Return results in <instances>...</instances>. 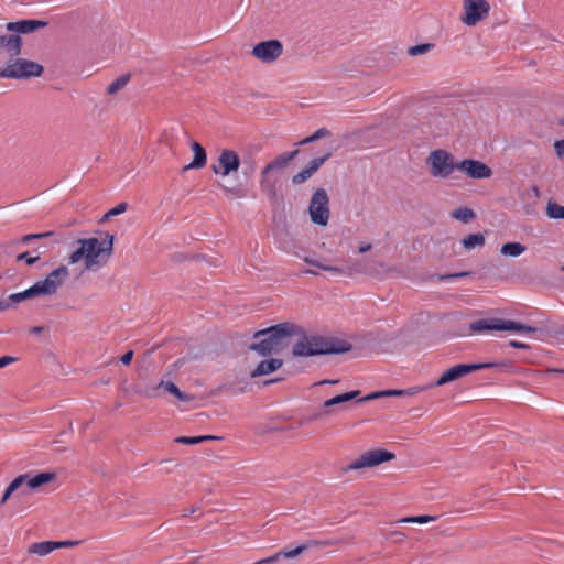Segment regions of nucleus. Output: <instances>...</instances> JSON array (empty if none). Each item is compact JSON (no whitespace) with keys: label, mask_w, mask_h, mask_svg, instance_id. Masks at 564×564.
<instances>
[{"label":"nucleus","mask_w":564,"mask_h":564,"mask_svg":"<svg viewBox=\"0 0 564 564\" xmlns=\"http://www.w3.org/2000/svg\"><path fill=\"white\" fill-rule=\"evenodd\" d=\"M550 371L564 375V369H551Z\"/></svg>","instance_id":"nucleus-57"},{"label":"nucleus","mask_w":564,"mask_h":564,"mask_svg":"<svg viewBox=\"0 0 564 564\" xmlns=\"http://www.w3.org/2000/svg\"><path fill=\"white\" fill-rule=\"evenodd\" d=\"M54 236H55L54 231H45V232H41V234H28V235L22 236L14 243L28 246L34 240H46Z\"/></svg>","instance_id":"nucleus-29"},{"label":"nucleus","mask_w":564,"mask_h":564,"mask_svg":"<svg viewBox=\"0 0 564 564\" xmlns=\"http://www.w3.org/2000/svg\"><path fill=\"white\" fill-rule=\"evenodd\" d=\"M283 53V45L278 40H269L253 46L252 54L263 63L276 61Z\"/></svg>","instance_id":"nucleus-13"},{"label":"nucleus","mask_w":564,"mask_h":564,"mask_svg":"<svg viewBox=\"0 0 564 564\" xmlns=\"http://www.w3.org/2000/svg\"><path fill=\"white\" fill-rule=\"evenodd\" d=\"M305 273L317 275V273L315 271H313V270H306Z\"/></svg>","instance_id":"nucleus-59"},{"label":"nucleus","mask_w":564,"mask_h":564,"mask_svg":"<svg viewBox=\"0 0 564 564\" xmlns=\"http://www.w3.org/2000/svg\"><path fill=\"white\" fill-rule=\"evenodd\" d=\"M34 296H39L37 294V291L36 289L34 288V284L32 286H30L29 289L22 291V292H19V293H13L9 296V300L12 301V302H21V301H24V300H28V299H32Z\"/></svg>","instance_id":"nucleus-34"},{"label":"nucleus","mask_w":564,"mask_h":564,"mask_svg":"<svg viewBox=\"0 0 564 564\" xmlns=\"http://www.w3.org/2000/svg\"><path fill=\"white\" fill-rule=\"evenodd\" d=\"M502 330L533 334L536 333L538 329L533 326L525 325L517 321L501 318V332Z\"/></svg>","instance_id":"nucleus-23"},{"label":"nucleus","mask_w":564,"mask_h":564,"mask_svg":"<svg viewBox=\"0 0 564 564\" xmlns=\"http://www.w3.org/2000/svg\"><path fill=\"white\" fill-rule=\"evenodd\" d=\"M436 520V517H432V516H416V517H405V518H402L400 519L398 522L399 523H417V524H425V523H429L431 521H434Z\"/></svg>","instance_id":"nucleus-38"},{"label":"nucleus","mask_w":564,"mask_h":564,"mask_svg":"<svg viewBox=\"0 0 564 564\" xmlns=\"http://www.w3.org/2000/svg\"><path fill=\"white\" fill-rule=\"evenodd\" d=\"M240 164L238 153L235 150L226 148L220 150L217 161L210 165V169L214 174L225 177L237 172Z\"/></svg>","instance_id":"nucleus-9"},{"label":"nucleus","mask_w":564,"mask_h":564,"mask_svg":"<svg viewBox=\"0 0 564 564\" xmlns=\"http://www.w3.org/2000/svg\"><path fill=\"white\" fill-rule=\"evenodd\" d=\"M371 243H365L359 247V252L365 253L371 249Z\"/></svg>","instance_id":"nucleus-51"},{"label":"nucleus","mask_w":564,"mask_h":564,"mask_svg":"<svg viewBox=\"0 0 564 564\" xmlns=\"http://www.w3.org/2000/svg\"><path fill=\"white\" fill-rule=\"evenodd\" d=\"M361 392L359 390L349 391L343 394L335 395L322 404L318 412H316L311 420H318L327 416L337 410L344 409L345 404L355 399H360Z\"/></svg>","instance_id":"nucleus-11"},{"label":"nucleus","mask_w":564,"mask_h":564,"mask_svg":"<svg viewBox=\"0 0 564 564\" xmlns=\"http://www.w3.org/2000/svg\"><path fill=\"white\" fill-rule=\"evenodd\" d=\"M195 511H196V508H191V509L188 510V512H187V513H185V516H187V514H192V513H194Z\"/></svg>","instance_id":"nucleus-58"},{"label":"nucleus","mask_w":564,"mask_h":564,"mask_svg":"<svg viewBox=\"0 0 564 564\" xmlns=\"http://www.w3.org/2000/svg\"><path fill=\"white\" fill-rule=\"evenodd\" d=\"M283 365V360L280 358H270L260 361L257 367L251 371V378H258L262 376L270 375L278 369H280Z\"/></svg>","instance_id":"nucleus-19"},{"label":"nucleus","mask_w":564,"mask_h":564,"mask_svg":"<svg viewBox=\"0 0 564 564\" xmlns=\"http://www.w3.org/2000/svg\"><path fill=\"white\" fill-rule=\"evenodd\" d=\"M28 474L15 477L8 486L10 491L18 492V495H26L29 488H26Z\"/></svg>","instance_id":"nucleus-28"},{"label":"nucleus","mask_w":564,"mask_h":564,"mask_svg":"<svg viewBox=\"0 0 564 564\" xmlns=\"http://www.w3.org/2000/svg\"><path fill=\"white\" fill-rule=\"evenodd\" d=\"M15 360V358L11 356H2L0 357V368H4L8 365L12 364Z\"/></svg>","instance_id":"nucleus-47"},{"label":"nucleus","mask_w":564,"mask_h":564,"mask_svg":"<svg viewBox=\"0 0 564 564\" xmlns=\"http://www.w3.org/2000/svg\"><path fill=\"white\" fill-rule=\"evenodd\" d=\"M43 73V66L28 59H17L0 69V78L25 79L39 77Z\"/></svg>","instance_id":"nucleus-5"},{"label":"nucleus","mask_w":564,"mask_h":564,"mask_svg":"<svg viewBox=\"0 0 564 564\" xmlns=\"http://www.w3.org/2000/svg\"><path fill=\"white\" fill-rule=\"evenodd\" d=\"M415 393V389H406V390H384V391H378L372 392L370 394H367L364 398H360L358 402H366L370 400H375L382 397H403V395H412Z\"/></svg>","instance_id":"nucleus-22"},{"label":"nucleus","mask_w":564,"mask_h":564,"mask_svg":"<svg viewBox=\"0 0 564 564\" xmlns=\"http://www.w3.org/2000/svg\"><path fill=\"white\" fill-rule=\"evenodd\" d=\"M561 269H562V271H564V265Z\"/></svg>","instance_id":"nucleus-64"},{"label":"nucleus","mask_w":564,"mask_h":564,"mask_svg":"<svg viewBox=\"0 0 564 564\" xmlns=\"http://www.w3.org/2000/svg\"><path fill=\"white\" fill-rule=\"evenodd\" d=\"M501 253L509 257H519L525 251V246L520 242H507L501 247Z\"/></svg>","instance_id":"nucleus-30"},{"label":"nucleus","mask_w":564,"mask_h":564,"mask_svg":"<svg viewBox=\"0 0 564 564\" xmlns=\"http://www.w3.org/2000/svg\"><path fill=\"white\" fill-rule=\"evenodd\" d=\"M452 216L453 218L467 224L476 217V214L471 208L459 207L453 212Z\"/></svg>","instance_id":"nucleus-33"},{"label":"nucleus","mask_w":564,"mask_h":564,"mask_svg":"<svg viewBox=\"0 0 564 564\" xmlns=\"http://www.w3.org/2000/svg\"><path fill=\"white\" fill-rule=\"evenodd\" d=\"M133 358V350H128L126 354H123L120 358V361L123 365H129Z\"/></svg>","instance_id":"nucleus-46"},{"label":"nucleus","mask_w":564,"mask_h":564,"mask_svg":"<svg viewBox=\"0 0 564 564\" xmlns=\"http://www.w3.org/2000/svg\"><path fill=\"white\" fill-rule=\"evenodd\" d=\"M192 169H193V167H189V164H187V165H185V166L183 167V172H186V171L192 170Z\"/></svg>","instance_id":"nucleus-60"},{"label":"nucleus","mask_w":564,"mask_h":564,"mask_svg":"<svg viewBox=\"0 0 564 564\" xmlns=\"http://www.w3.org/2000/svg\"><path fill=\"white\" fill-rule=\"evenodd\" d=\"M467 274H468L467 272H462V273L451 274V275H448L447 278L456 279V278L465 276V275H467Z\"/></svg>","instance_id":"nucleus-54"},{"label":"nucleus","mask_w":564,"mask_h":564,"mask_svg":"<svg viewBox=\"0 0 564 564\" xmlns=\"http://www.w3.org/2000/svg\"><path fill=\"white\" fill-rule=\"evenodd\" d=\"M462 243L468 250L475 247H482L485 245V237L480 232L469 234L463 239Z\"/></svg>","instance_id":"nucleus-31"},{"label":"nucleus","mask_w":564,"mask_h":564,"mask_svg":"<svg viewBox=\"0 0 564 564\" xmlns=\"http://www.w3.org/2000/svg\"><path fill=\"white\" fill-rule=\"evenodd\" d=\"M311 221L318 226H326L329 220V197L324 188L316 189L308 204Z\"/></svg>","instance_id":"nucleus-6"},{"label":"nucleus","mask_w":564,"mask_h":564,"mask_svg":"<svg viewBox=\"0 0 564 564\" xmlns=\"http://www.w3.org/2000/svg\"><path fill=\"white\" fill-rule=\"evenodd\" d=\"M330 152H327L323 156L314 158L311 160L303 170L293 175L292 183L294 185H300L311 178L314 173L318 171V169L330 158Z\"/></svg>","instance_id":"nucleus-16"},{"label":"nucleus","mask_w":564,"mask_h":564,"mask_svg":"<svg viewBox=\"0 0 564 564\" xmlns=\"http://www.w3.org/2000/svg\"><path fill=\"white\" fill-rule=\"evenodd\" d=\"M209 440H218V437L213 435L178 436L175 442L184 445H196Z\"/></svg>","instance_id":"nucleus-32"},{"label":"nucleus","mask_w":564,"mask_h":564,"mask_svg":"<svg viewBox=\"0 0 564 564\" xmlns=\"http://www.w3.org/2000/svg\"><path fill=\"white\" fill-rule=\"evenodd\" d=\"M432 47L433 44L430 43L414 45L409 48V54L412 56L421 55L429 52Z\"/></svg>","instance_id":"nucleus-40"},{"label":"nucleus","mask_w":564,"mask_h":564,"mask_svg":"<svg viewBox=\"0 0 564 564\" xmlns=\"http://www.w3.org/2000/svg\"><path fill=\"white\" fill-rule=\"evenodd\" d=\"M395 455L387 449H372L362 453L357 459L343 467V471L347 473L350 470H359L362 468H369L378 466L382 463L394 459Z\"/></svg>","instance_id":"nucleus-7"},{"label":"nucleus","mask_w":564,"mask_h":564,"mask_svg":"<svg viewBox=\"0 0 564 564\" xmlns=\"http://www.w3.org/2000/svg\"><path fill=\"white\" fill-rule=\"evenodd\" d=\"M554 149L558 158L564 156V139L554 143Z\"/></svg>","instance_id":"nucleus-42"},{"label":"nucleus","mask_w":564,"mask_h":564,"mask_svg":"<svg viewBox=\"0 0 564 564\" xmlns=\"http://www.w3.org/2000/svg\"><path fill=\"white\" fill-rule=\"evenodd\" d=\"M339 382V380H333V379H325V380H322V381H318L316 384L317 386H323V384H335Z\"/></svg>","instance_id":"nucleus-50"},{"label":"nucleus","mask_w":564,"mask_h":564,"mask_svg":"<svg viewBox=\"0 0 564 564\" xmlns=\"http://www.w3.org/2000/svg\"><path fill=\"white\" fill-rule=\"evenodd\" d=\"M59 544V547H63V546H72V545H75V544H78V542H73V541H63V542H57Z\"/></svg>","instance_id":"nucleus-52"},{"label":"nucleus","mask_w":564,"mask_h":564,"mask_svg":"<svg viewBox=\"0 0 564 564\" xmlns=\"http://www.w3.org/2000/svg\"><path fill=\"white\" fill-rule=\"evenodd\" d=\"M223 189H224L225 193H230V194H234V195H236L238 197L243 196L242 191L240 188H238V187H226V186H224Z\"/></svg>","instance_id":"nucleus-44"},{"label":"nucleus","mask_w":564,"mask_h":564,"mask_svg":"<svg viewBox=\"0 0 564 564\" xmlns=\"http://www.w3.org/2000/svg\"><path fill=\"white\" fill-rule=\"evenodd\" d=\"M6 51L11 57L19 56L22 51V39L18 34L0 36V52Z\"/></svg>","instance_id":"nucleus-18"},{"label":"nucleus","mask_w":564,"mask_h":564,"mask_svg":"<svg viewBox=\"0 0 564 564\" xmlns=\"http://www.w3.org/2000/svg\"><path fill=\"white\" fill-rule=\"evenodd\" d=\"M56 477L55 473H40L35 476H30L28 474V480H26V488L30 489H36L41 487L42 485H45L52 480H54Z\"/></svg>","instance_id":"nucleus-24"},{"label":"nucleus","mask_w":564,"mask_h":564,"mask_svg":"<svg viewBox=\"0 0 564 564\" xmlns=\"http://www.w3.org/2000/svg\"><path fill=\"white\" fill-rule=\"evenodd\" d=\"M327 545H330V542L310 540L303 544L297 545L296 547H294L292 550L279 551L275 554H273L269 557L262 558L260 561H261V564H274V563L279 562L281 558H293L295 556H299L300 554H302L304 551H306L308 549L327 546Z\"/></svg>","instance_id":"nucleus-14"},{"label":"nucleus","mask_w":564,"mask_h":564,"mask_svg":"<svg viewBox=\"0 0 564 564\" xmlns=\"http://www.w3.org/2000/svg\"><path fill=\"white\" fill-rule=\"evenodd\" d=\"M305 262L311 264V265L317 267L319 269H322V267H324V264L321 263L319 261H316V260H313V259H310V258H306Z\"/></svg>","instance_id":"nucleus-49"},{"label":"nucleus","mask_w":564,"mask_h":564,"mask_svg":"<svg viewBox=\"0 0 564 564\" xmlns=\"http://www.w3.org/2000/svg\"><path fill=\"white\" fill-rule=\"evenodd\" d=\"M69 272L66 265H61L53 270L45 280L37 281L34 283V288L39 295H53L57 292L58 288L67 279Z\"/></svg>","instance_id":"nucleus-10"},{"label":"nucleus","mask_w":564,"mask_h":564,"mask_svg":"<svg viewBox=\"0 0 564 564\" xmlns=\"http://www.w3.org/2000/svg\"><path fill=\"white\" fill-rule=\"evenodd\" d=\"M10 307V303L7 301H0V311H4Z\"/></svg>","instance_id":"nucleus-53"},{"label":"nucleus","mask_w":564,"mask_h":564,"mask_svg":"<svg viewBox=\"0 0 564 564\" xmlns=\"http://www.w3.org/2000/svg\"><path fill=\"white\" fill-rule=\"evenodd\" d=\"M102 240L98 238L79 239L80 247L69 256L72 264L85 261V268L89 271H97L109 261L112 250L115 236L104 232Z\"/></svg>","instance_id":"nucleus-2"},{"label":"nucleus","mask_w":564,"mask_h":564,"mask_svg":"<svg viewBox=\"0 0 564 564\" xmlns=\"http://www.w3.org/2000/svg\"><path fill=\"white\" fill-rule=\"evenodd\" d=\"M219 391L221 392H231V393H240V392H243L245 389L243 388H239L237 389L235 387L234 383H230V382H227V383H224L221 384L219 388H218Z\"/></svg>","instance_id":"nucleus-41"},{"label":"nucleus","mask_w":564,"mask_h":564,"mask_svg":"<svg viewBox=\"0 0 564 564\" xmlns=\"http://www.w3.org/2000/svg\"><path fill=\"white\" fill-rule=\"evenodd\" d=\"M322 270L328 271V272H330L333 274H341L344 272V270L341 268L326 265V264H324V267H322Z\"/></svg>","instance_id":"nucleus-45"},{"label":"nucleus","mask_w":564,"mask_h":564,"mask_svg":"<svg viewBox=\"0 0 564 564\" xmlns=\"http://www.w3.org/2000/svg\"><path fill=\"white\" fill-rule=\"evenodd\" d=\"M330 135V131L326 128H319L317 129L313 134H311L310 137L301 140L299 143H296L297 145H304V144H308V143H313L322 138H326Z\"/></svg>","instance_id":"nucleus-36"},{"label":"nucleus","mask_w":564,"mask_h":564,"mask_svg":"<svg viewBox=\"0 0 564 564\" xmlns=\"http://www.w3.org/2000/svg\"><path fill=\"white\" fill-rule=\"evenodd\" d=\"M533 193H535L536 195L539 194L538 187H533Z\"/></svg>","instance_id":"nucleus-61"},{"label":"nucleus","mask_w":564,"mask_h":564,"mask_svg":"<svg viewBox=\"0 0 564 564\" xmlns=\"http://www.w3.org/2000/svg\"><path fill=\"white\" fill-rule=\"evenodd\" d=\"M128 209V204L127 203H120L118 204L117 206H115L113 208H111L110 210H108L104 217H102V221L104 220H108L109 218L111 217H115V216H118V215H121L123 214L126 210Z\"/></svg>","instance_id":"nucleus-39"},{"label":"nucleus","mask_w":564,"mask_h":564,"mask_svg":"<svg viewBox=\"0 0 564 564\" xmlns=\"http://www.w3.org/2000/svg\"><path fill=\"white\" fill-rule=\"evenodd\" d=\"M299 154V150L284 152L278 155L274 160L269 162L261 171L260 188L261 192L273 199L276 196V180L272 178L270 174L275 170H282L286 167L290 161H292Z\"/></svg>","instance_id":"nucleus-3"},{"label":"nucleus","mask_w":564,"mask_h":564,"mask_svg":"<svg viewBox=\"0 0 564 564\" xmlns=\"http://www.w3.org/2000/svg\"><path fill=\"white\" fill-rule=\"evenodd\" d=\"M163 388L165 391L173 394L176 399L183 402H188L192 400V398L186 394L185 392L181 391L175 383L172 381H164L161 380L158 386L153 389V391Z\"/></svg>","instance_id":"nucleus-25"},{"label":"nucleus","mask_w":564,"mask_h":564,"mask_svg":"<svg viewBox=\"0 0 564 564\" xmlns=\"http://www.w3.org/2000/svg\"><path fill=\"white\" fill-rule=\"evenodd\" d=\"M43 330L42 326H34L31 328V333L33 334H40Z\"/></svg>","instance_id":"nucleus-55"},{"label":"nucleus","mask_w":564,"mask_h":564,"mask_svg":"<svg viewBox=\"0 0 564 564\" xmlns=\"http://www.w3.org/2000/svg\"><path fill=\"white\" fill-rule=\"evenodd\" d=\"M560 123H561V124H564V119H561V120H560Z\"/></svg>","instance_id":"nucleus-63"},{"label":"nucleus","mask_w":564,"mask_h":564,"mask_svg":"<svg viewBox=\"0 0 564 564\" xmlns=\"http://www.w3.org/2000/svg\"><path fill=\"white\" fill-rule=\"evenodd\" d=\"M58 547L59 544L53 541L37 542L30 545L29 553L45 556Z\"/></svg>","instance_id":"nucleus-26"},{"label":"nucleus","mask_w":564,"mask_h":564,"mask_svg":"<svg viewBox=\"0 0 564 564\" xmlns=\"http://www.w3.org/2000/svg\"><path fill=\"white\" fill-rule=\"evenodd\" d=\"M300 336L292 347V354L299 357H312L318 355L343 354L351 350L348 341L334 337L307 336L302 327L293 323H281L254 333L257 341L249 346L250 350L260 356H270L280 352L289 345V338Z\"/></svg>","instance_id":"nucleus-1"},{"label":"nucleus","mask_w":564,"mask_h":564,"mask_svg":"<svg viewBox=\"0 0 564 564\" xmlns=\"http://www.w3.org/2000/svg\"><path fill=\"white\" fill-rule=\"evenodd\" d=\"M471 333H481L487 330L501 332V318H481L469 324Z\"/></svg>","instance_id":"nucleus-20"},{"label":"nucleus","mask_w":564,"mask_h":564,"mask_svg":"<svg viewBox=\"0 0 564 564\" xmlns=\"http://www.w3.org/2000/svg\"><path fill=\"white\" fill-rule=\"evenodd\" d=\"M426 165L430 173L436 178H447L455 170H457L458 162L452 153L446 150L437 149L430 152L426 159Z\"/></svg>","instance_id":"nucleus-4"},{"label":"nucleus","mask_w":564,"mask_h":564,"mask_svg":"<svg viewBox=\"0 0 564 564\" xmlns=\"http://www.w3.org/2000/svg\"><path fill=\"white\" fill-rule=\"evenodd\" d=\"M130 80V75H121L115 79L107 88L109 95H115L117 91L122 89Z\"/></svg>","instance_id":"nucleus-35"},{"label":"nucleus","mask_w":564,"mask_h":564,"mask_svg":"<svg viewBox=\"0 0 564 564\" xmlns=\"http://www.w3.org/2000/svg\"><path fill=\"white\" fill-rule=\"evenodd\" d=\"M496 362H477V364H458L442 373L437 379L435 386L441 387L453 382L462 377L469 375L477 370L489 369L496 367Z\"/></svg>","instance_id":"nucleus-8"},{"label":"nucleus","mask_w":564,"mask_h":564,"mask_svg":"<svg viewBox=\"0 0 564 564\" xmlns=\"http://www.w3.org/2000/svg\"><path fill=\"white\" fill-rule=\"evenodd\" d=\"M191 148L194 152V159L189 163V167H204L207 163V154L205 149L198 142L195 141L192 143Z\"/></svg>","instance_id":"nucleus-27"},{"label":"nucleus","mask_w":564,"mask_h":564,"mask_svg":"<svg viewBox=\"0 0 564 564\" xmlns=\"http://www.w3.org/2000/svg\"><path fill=\"white\" fill-rule=\"evenodd\" d=\"M47 25L46 21L42 20H20L15 22H9L6 25L7 31L14 32L15 34H29L33 33L40 28H44Z\"/></svg>","instance_id":"nucleus-17"},{"label":"nucleus","mask_w":564,"mask_h":564,"mask_svg":"<svg viewBox=\"0 0 564 564\" xmlns=\"http://www.w3.org/2000/svg\"><path fill=\"white\" fill-rule=\"evenodd\" d=\"M509 346L517 348V349H529L530 348V346L528 344L518 341V340H510Z\"/></svg>","instance_id":"nucleus-43"},{"label":"nucleus","mask_w":564,"mask_h":564,"mask_svg":"<svg viewBox=\"0 0 564 564\" xmlns=\"http://www.w3.org/2000/svg\"><path fill=\"white\" fill-rule=\"evenodd\" d=\"M546 215L552 219H564V206L550 202L546 206Z\"/></svg>","instance_id":"nucleus-37"},{"label":"nucleus","mask_w":564,"mask_h":564,"mask_svg":"<svg viewBox=\"0 0 564 564\" xmlns=\"http://www.w3.org/2000/svg\"><path fill=\"white\" fill-rule=\"evenodd\" d=\"M47 251V245L41 243L33 248L31 251H25L17 256V261H25L28 265H33L36 263L41 256Z\"/></svg>","instance_id":"nucleus-21"},{"label":"nucleus","mask_w":564,"mask_h":564,"mask_svg":"<svg viewBox=\"0 0 564 564\" xmlns=\"http://www.w3.org/2000/svg\"><path fill=\"white\" fill-rule=\"evenodd\" d=\"M280 380H281L280 378L271 379V380H267V381L264 382V384H265V386H268V384H272V383H275V382H278V381H280Z\"/></svg>","instance_id":"nucleus-56"},{"label":"nucleus","mask_w":564,"mask_h":564,"mask_svg":"<svg viewBox=\"0 0 564 564\" xmlns=\"http://www.w3.org/2000/svg\"><path fill=\"white\" fill-rule=\"evenodd\" d=\"M464 15L462 21L466 25H475L485 19L490 10V6L486 0H464Z\"/></svg>","instance_id":"nucleus-12"},{"label":"nucleus","mask_w":564,"mask_h":564,"mask_svg":"<svg viewBox=\"0 0 564 564\" xmlns=\"http://www.w3.org/2000/svg\"><path fill=\"white\" fill-rule=\"evenodd\" d=\"M12 494L13 492L10 491V489L7 487L2 494L1 499H0V506H3L9 500V498L12 496Z\"/></svg>","instance_id":"nucleus-48"},{"label":"nucleus","mask_w":564,"mask_h":564,"mask_svg":"<svg viewBox=\"0 0 564 564\" xmlns=\"http://www.w3.org/2000/svg\"><path fill=\"white\" fill-rule=\"evenodd\" d=\"M392 534L393 535H402V533H400V532H393Z\"/></svg>","instance_id":"nucleus-62"},{"label":"nucleus","mask_w":564,"mask_h":564,"mask_svg":"<svg viewBox=\"0 0 564 564\" xmlns=\"http://www.w3.org/2000/svg\"><path fill=\"white\" fill-rule=\"evenodd\" d=\"M457 170L474 180L489 178L492 175V170L487 164L474 159L458 162Z\"/></svg>","instance_id":"nucleus-15"}]
</instances>
